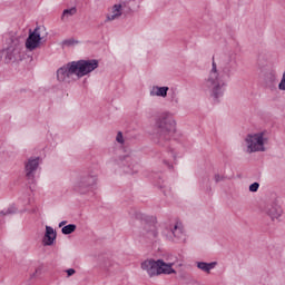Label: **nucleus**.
I'll use <instances>...</instances> for the list:
<instances>
[{
	"label": "nucleus",
	"instance_id": "f257e3e1",
	"mask_svg": "<svg viewBox=\"0 0 285 285\" xmlns=\"http://www.w3.org/2000/svg\"><path fill=\"white\" fill-rule=\"evenodd\" d=\"M155 126L158 130L159 144L161 141H170V137L177 132V122L173 118V115L168 112L160 114L156 118Z\"/></svg>",
	"mask_w": 285,
	"mask_h": 285
},
{
	"label": "nucleus",
	"instance_id": "f03ea898",
	"mask_svg": "<svg viewBox=\"0 0 285 285\" xmlns=\"http://www.w3.org/2000/svg\"><path fill=\"white\" fill-rule=\"evenodd\" d=\"M205 86L215 101H217L219 97H224V86H226V82H224L222 76H219L215 58H213L212 70L208 78L205 80Z\"/></svg>",
	"mask_w": 285,
	"mask_h": 285
},
{
	"label": "nucleus",
	"instance_id": "7ed1b4c3",
	"mask_svg": "<svg viewBox=\"0 0 285 285\" xmlns=\"http://www.w3.org/2000/svg\"><path fill=\"white\" fill-rule=\"evenodd\" d=\"M19 55H21V38L13 36L8 47L0 51V59L4 63H12L19 59Z\"/></svg>",
	"mask_w": 285,
	"mask_h": 285
},
{
	"label": "nucleus",
	"instance_id": "20e7f679",
	"mask_svg": "<svg viewBox=\"0 0 285 285\" xmlns=\"http://www.w3.org/2000/svg\"><path fill=\"white\" fill-rule=\"evenodd\" d=\"M245 144L247 146V153L249 154L266 151V147H264V132L247 135V137L245 138Z\"/></svg>",
	"mask_w": 285,
	"mask_h": 285
},
{
	"label": "nucleus",
	"instance_id": "39448f33",
	"mask_svg": "<svg viewBox=\"0 0 285 285\" xmlns=\"http://www.w3.org/2000/svg\"><path fill=\"white\" fill-rule=\"evenodd\" d=\"M73 67L76 68V77L81 79V77H86V75H90V72L99 68V60L91 59L73 61Z\"/></svg>",
	"mask_w": 285,
	"mask_h": 285
},
{
	"label": "nucleus",
	"instance_id": "423d86ee",
	"mask_svg": "<svg viewBox=\"0 0 285 285\" xmlns=\"http://www.w3.org/2000/svg\"><path fill=\"white\" fill-rule=\"evenodd\" d=\"M95 184H97V176L82 175L76 179L73 189L77 190V193L83 194L88 190V188L95 186Z\"/></svg>",
	"mask_w": 285,
	"mask_h": 285
},
{
	"label": "nucleus",
	"instance_id": "0eeeda50",
	"mask_svg": "<svg viewBox=\"0 0 285 285\" xmlns=\"http://www.w3.org/2000/svg\"><path fill=\"white\" fill-rule=\"evenodd\" d=\"M43 37H41V27H37L33 31H29V36L26 40V48L27 50H37L39 46L41 45V40Z\"/></svg>",
	"mask_w": 285,
	"mask_h": 285
},
{
	"label": "nucleus",
	"instance_id": "6e6552de",
	"mask_svg": "<svg viewBox=\"0 0 285 285\" xmlns=\"http://www.w3.org/2000/svg\"><path fill=\"white\" fill-rule=\"evenodd\" d=\"M77 76V67H75V62H68L63 67H60L57 70V79L58 81H70L72 76Z\"/></svg>",
	"mask_w": 285,
	"mask_h": 285
},
{
	"label": "nucleus",
	"instance_id": "1a4fd4ad",
	"mask_svg": "<svg viewBox=\"0 0 285 285\" xmlns=\"http://www.w3.org/2000/svg\"><path fill=\"white\" fill-rule=\"evenodd\" d=\"M39 168V157L29 158L28 161L24 163V173L26 177L29 181H35V175Z\"/></svg>",
	"mask_w": 285,
	"mask_h": 285
},
{
	"label": "nucleus",
	"instance_id": "9d476101",
	"mask_svg": "<svg viewBox=\"0 0 285 285\" xmlns=\"http://www.w3.org/2000/svg\"><path fill=\"white\" fill-rule=\"evenodd\" d=\"M237 57L235 55H229L223 66V75L230 77L234 72L237 71Z\"/></svg>",
	"mask_w": 285,
	"mask_h": 285
},
{
	"label": "nucleus",
	"instance_id": "9b49d317",
	"mask_svg": "<svg viewBox=\"0 0 285 285\" xmlns=\"http://www.w3.org/2000/svg\"><path fill=\"white\" fill-rule=\"evenodd\" d=\"M141 268L149 275V277H156L159 275V259H147L141 263Z\"/></svg>",
	"mask_w": 285,
	"mask_h": 285
},
{
	"label": "nucleus",
	"instance_id": "f8f14e48",
	"mask_svg": "<svg viewBox=\"0 0 285 285\" xmlns=\"http://www.w3.org/2000/svg\"><path fill=\"white\" fill-rule=\"evenodd\" d=\"M265 213L268 215V217H271L272 222H275V219H279L282 217V206H279L277 203H272L266 206Z\"/></svg>",
	"mask_w": 285,
	"mask_h": 285
},
{
	"label": "nucleus",
	"instance_id": "ddd939ff",
	"mask_svg": "<svg viewBox=\"0 0 285 285\" xmlns=\"http://www.w3.org/2000/svg\"><path fill=\"white\" fill-rule=\"evenodd\" d=\"M55 239H57V232H55V228L46 226V234L42 240L43 246H52L55 244Z\"/></svg>",
	"mask_w": 285,
	"mask_h": 285
},
{
	"label": "nucleus",
	"instance_id": "4468645a",
	"mask_svg": "<svg viewBox=\"0 0 285 285\" xmlns=\"http://www.w3.org/2000/svg\"><path fill=\"white\" fill-rule=\"evenodd\" d=\"M158 273L159 275H173V273H177L173 268V263H166L164 259H158Z\"/></svg>",
	"mask_w": 285,
	"mask_h": 285
},
{
	"label": "nucleus",
	"instance_id": "2eb2a0df",
	"mask_svg": "<svg viewBox=\"0 0 285 285\" xmlns=\"http://www.w3.org/2000/svg\"><path fill=\"white\" fill-rule=\"evenodd\" d=\"M144 235H146V237H148L149 239H155L157 238V225L155 223H146L144 225Z\"/></svg>",
	"mask_w": 285,
	"mask_h": 285
},
{
	"label": "nucleus",
	"instance_id": "dca6fc26",
	"mask_svg": "<svg viewBox=\"0 0 285 285\" xmlns=\"http://www.w3.org/2000/svg\"><path fill=\"white\" fill-rule=\"evenodd\" d=\"M169 235H173L175 239H184L185 234H184V226L181 223H176L174 227L170 229Z\"/></svg>",
	"mask_w": 285,
	"mask_h": 285
},
{
	"label": "nucleus",
	"instance_id": "f3484780",
	"mask_svg": "<svg viewBox=\"0 0 285 285\" xmlns=\"http://www.w3.org/2000/svg\"><path fill=\"white\" fill-rule=\"evenodd\" d=\"M168 90H170L168 87L154 86L150 90V96L166 98L168 97Z\"/></svg>",
	"mask_w": 285,
	"mask_h": 285
},
{
	"label": "nucleus",
	"instance_id": "a211bd4d",
	"mask_svg": "<svg viewBox=\"0 0 285 285\" xmlns=\"http://www.w3.org/2000/svg\"><path fill=\"white\" fill-rule=\"evenodd\" d=\"M124 14V10L121 9V6L114 4L111 8V14H107V21H115V19H119Z\"/></svg>",
	"mask_w": 285,
	"mask_h": 285
},
{
	"label": "nucleus",
	"instance_id": "6ab92c4d",
	"mask_svg": "<svg viewBox=\"0 0 285 285\" xmlns=\"http://www.w3.org/2000/svg\"><path fill=\"white\" fill-rule=\"evenodd\" d=\"M217 262H212V263H205V262H198L197 263V268L200 271H204V273H210L213 268H215Z\"/></svg>",
	"mask_w": 285,
	"mask_h": 285
},
{
	"label": "nucleus",
	"instance_id": "aec40b11",
	"mask_svg": "<svg viewBox=\"0 0 285 285\" xmlns=\"http://www.w3.org/2000/svg\"><path fill=\"white\" fill-rule=\"evenodd\" d=\"M77 12V8H70V9H65L62 11V16H61V20L65 21L66 19H68V17H75V13Z\"/></svg>",
	"mask_w": 285,
	"mask_h": 285
},
{
	"label": "nucleus",
	"instance_id": "412c9836",
	"mask_svg": "<svg viewBox=\"0 0 285 285\" xmlns=\"http://www.w3.org/2000/svg\"><path fill=\"white\" fill-rule=\"evenodd\" d=\"M77 230V225L75 224H69L65 227H62L61 233L62 235H72Z\"/></svg>",
	"mask_w": 285,
	"mask_h": 285
},
{
	"label": "nucleus",
	"instance_id": "4be33fe9",
	"mask_svg": "<svg viewBox=\"0 0 285 285\" xmlns=\"http://www.w3.org/2000/svg\"><path fill=\"white\" fill-rule=\"evenodd\" d=\"M43 273V265H40L36 268L35 273L30 275V279H36V277H39Z\"/></svg>",
	"mask_w": 285,
	"mask_h": 285
},
{
	"label": "nucleus",
	"instance_id": "5701e85b",
	"mask_svg": "<svg viewBox=\"0 0 285 285\" xmlns=\"http://www.w3.org/2000/svg\"><path fill=\"white\" fill-rule=\"evenodd\" d=\"M278 90H285V71L283 72V77L281 79V82L278 83Z\"/></svg>",
	"mask_w": 285,
	"mask_h": 285
},
{
	"label": "nucleus",
	"instance_id": "b1692460",
	"mask_svg": "<svg viewBox=\"0 0 285 285\" xmlns=\"http://www.w3.org/2000/svg\"><path fill=\"white\" fill-rule=\"evenodd\" d=\"M257 190H259V183H254L249 186L250 193H257Z\"/></svg>",
	"mask_w": 285,
	"mask_h": 285
},
{
	"label": "nucleus",
	"instance_id": "393cba45",
	"mask_svg": "<svg viewBox=\"0 0 285 285\" xmlns=\"http://www.w3.org/2000/svg\"><path fill=\"white\" fill-rule=\"evenodd\" d=\"M13 213H17V208L11 207L8 212H1L0 215H13Z\"/></svg>",
	"mask_w": 285,
	"mask_h": 285
},
{
	"label": "nucleus",
	"instance_id": "a878e982",
	"mask_svg": "<svg viewBox=\"0 0 285 285\" xmlns=\"http://www.w3.org/2000/svg\"><path fill=\"white\" fill-rule=\"evenodd\" d=\"M116 141H118V144H124V134H121V131L117 134Z\"/></svg>",
	"mask_w": 285,
	"mask_h": 285
},
{
	"label": "nucleus",
	"instance_id": "bb28decb",
	"mask_svg": "<svg viewBox=\"0 0 285 285\" xmlns=\"http://www.w3.org/2000/svg\"><path fill=\"white\" fill-rule=\"evenodd\" d=\"M171 101H174V104H179V98H177V94L176 92L171 94Z\"/></svg>",
	"mask_w": 285,
	"mask_h": 285
},
{
	"label": "nucleus",
	"instance_id": "cd10ccee",
	"mask_svg": "<svg viewBox=\"0 0 285 285\" xmlns=\"http://www.w3.org/2000/svg\"><path fill=\"white\" fill-rule=\"evenodd\" d=\"M68 277H72V275H75L76 271L73 268H69L66 271Z\"/></svg>",
	"mask_w": 285,
	"mask_h": 285
},
{
	"label": "nucleus",
	"instance_id": "c85d7f7f",
	"mask_svg": "<svg viewBox=\"0 0 285 285\" xmlns=\"http://www.w3.org/2000/svg\"><path fill=\"white\" fill-rule=\"evenodd\" d=\"M128 3L129 2L122 1V2L118 3V6H121V10H124V9L128 8Z\"/></svg>",
	"mask_w": 285,
	"mask_h": 285
},
{
	"label": "nucleus",
	"instance_id": "c756f323",
	"mask_svg": "<svg viewBox=\"0 0 285 285\" xmlns=\"http://www.w3.org/2000/svg\"><path fill=\"white\" fill-rule=\"evenodd\" d=\"M222 179H224V177L219 176V174H216V175H215V181H216V183L222 181Z\"/></svg>",
	"mask_w": 285,
	"mask_h": 285
},
{
	"label": "nucleus",
	"instance_id": "7c9ffc66",
	"mask_svg": "<svg viewBox=\"0 0 285 285\" xmlns=\"http://www.w3.org/2000/svg\"><path fill=\"white\" fill-rule=\"evenodd\" d=\"M63 46H71L72 45V41L70 40H65L62 41Z\"/></svg>",
	"mask_w": 285,
	"mask_h": 285
},
{
	"label": "nucleus",
	"instance_id": "2f4dec72",
	"mask_svg": "<svg viewBox=\"0 0 285 285\" xmlns=\"http://www.w3.org/2000/svg\"><path fill=\"white\" fill-rule=\"evenodd\" d=\"M67 222L66 220H62L60 224H59V228H61L62 226H66Z\"/></svg>",
	"mask_w": 285,
	"mask_h": 285
},
{
	"label": "nucleus",
	"instance_id": "473e14b6",
	"mask_svg": "<svg viewBox=\"0 0 285 285\" xmlns=\"http://www.w3.org/2000/svg\"><path fill=\"white\" fill-rule=\"evenodd\" d=\"M165 164H167V166H168L169 168H173V166H170L167 161H165Z\"/></svg>",
	"mask_w": 285,
	"mask_h": 285
}]
</instances>
